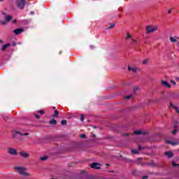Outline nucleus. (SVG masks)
I'll use <instances>...</instances> for the list:
<instances>
[{
	"label": "nucleus",
	"instance_id": "obj_13",
	"mask_svg": "<svg viewBox=\"0 0 179 179\" xmlns=\"http://www.w3.org/2000/svg\"><path fill=\"white\" fill-rule=\"evenodd\" d=\"M31 20H23L21 23H22V24H29V23H31Z\"/></svg>",
	"mask_w": 179,
	"mask_h": 179
},
{
	"label": "nucleus",
	"instance_id": "obj_24",
	"mask_svg": "<svg viewBox=\"0 0 179 179\" xmlns=\"http://www.w3.org/2000/svg\"><path fill=\"white\" fill-rule=\"evenodd\" d=\"M172 166L173 167H179V164H176L175 162H172Z\"/></svg>",
	"mask_w": 179,
	"mask_h": 179
},
{
	"label": "nucleus",
	"instance_id": "obj_41",
	"mask_svg": "<svg viewBox=\"0 0 179 179\" xmlns=\"http://www.w3.org/2000/svg\"><path fill=\"white\" fill-rule=\"evenodd\" d=\"M12 45H13V47H15V45H16V43H15V42H13V43H12Z\"/></svg>",
	"mask_w": 179,
	"mask_h": 179
},
{
	"label": "nucleus",
	"instance_id": "obj_17",
	"mask_svg": "<svg viewBox=\"0 0 179 179\" xmlns=\"http://www.w3.org/2000/svg\"><path fill=\"white\" fill-rule=\"evenodd\" d=\"M50 125H57V120H55V119H52L50 121Z\"/></svg>",
	"mask_w": 179,
	"mask_h": 179
},
{
	"label": "nucleus",
	"instance_id": "obj_18",
	"mask_svg": "<svg viewBox=\"0 0 179 179\" xmlns=\"http://www.w3.org/2000/svg\"><path fill=\"white\" fill-rule=\"evenodd\" d=\"M128 71H132V72H136V69L131 68V66H128Z\"/></svg>",
	"mask_w": 179,
	"mask_h": 179
},
{
	"label": "nucleus",
	"instance_id": "obj_22",
	"mask_svg": "<svg viewBox=\"0 0 179 179\" xmlns=\"http://www.w3.org/2000/svg\"><path fill=\"white\" fill-rule=\"evenodd\" d=\"M114 27H115V24L111 23V24H110V27H108V29H113Z\"/></svg>",
	"mask_w": 179,
	"mask_h": 179
},
{
	"label": "nucleus",
	"instance_id": "obj_35",
	"mask_svg": "<svg viewBox=\"0 0 179 179\" xmlns=\"http://www.w3.org/2000/svg\"><path fill=\"white\" fill-rule=\"evenodd\" d=\"M34 115H35V117H36V118L37 120H39L40 116H39L38 115L34 114Z\"/></svg>",
	"mask_w": 179,
	"mask_h": 179
},
{
	"label": "nucleus",
	"instance_id": "obj_29",
	"mask_svg": "<svg viewBox=\"0 0 179 179\" xmlns=\"http://www.w3.org/2000/svg\"><path fill=\"white\" fill-rule=\"evenodd\" d=\"M84 120H85V115H80V121L83 122Z\"/></svg>",
	"mask_w": 179,
	"mask_h": 179
},
{
	"label": "nucleus",
	"instance_id": "obj_25",
	"mask_svg": "<svg viewBox=\"0 0 179 179\" xmlns=\"http://www.w3.org/2000/svg\"><path fill=\"white\" fill-rule=\"evenodd\" d=\"M132 96L131 95H128L124 96V100H129V99H131Z\"/></svg>",
	"mask_w": 179,
	"mask_h": 179
},
{
	"label": "nucleus",
	"instance_id": "obj_20",
	"mask_svg": "<svg viewBox=\"0 0 179 179\" xmlns=\"http://www.w3.org/2000/svg\"><path fill=\"white\" fill-rule=\"evenodd\" d=\"M131 153H134V155H139V151H138V150H131Z\"/></svg>",
	"mask_w": 179,
	"mask_h": 179
},
{
	"label": "nucleus",
	"instance_id": "obj_37",
	"mask_svg": "<svg viewBox=\"0 0 179 179\" xmlns=\"http://www.w3.org/2000/svg\"><path fill=\"white\" fill-rule=\"evenodd\" d=\"M124 136H129V133H126L123 134Z\"/></svg>",
	"mask_w": 179,
	"mask_h": 179
},
{
	"label": "nucleus",
	"instance_id": "obj_6",
	"mask_svg": "<svg viewBox=\"0 0 179 179\" xmlns=\"http://www.w3.org/2000/svg\"><path fill=\"white\" fill-rule=\"evenodd\" d=\"M8 153H9V155H12L13 156H16V155H17V151L12 148H10L8 149Z\"/></svg>",
	"mask_w": 179,
	"mask_h": 179
},
{
	"label": "nucleus",
	"instance_id": "obj_34",
	"mask_svg": "<svg viewBox=\"0 0 179 179\" xmlns=\"http://www.w3.org/2000/svg\"><path fill=\"white\" fill-rule=\"evenodd\" d=\"M34 115H35V117H36V118L37 120H39L40 116H39L38 115L34 114Z\"/></svg>",
	"mask_w": 179,
	"mask_h": 179
},
{
	"label": "nucleus",
	"instance_id": "obj_38",
	"mask_svg": "<svg viewBox=\"0 0 179 179\" xmlns=\"http://www.w3.org/2000/svg\"><path fill=\"white\" fill-rule=\"evenodd\" d=\"M143 149V148H142V146L139 145L138 146V150H142Z\"/></svg>",
	"mask_w": 179,
	"mask_h": 179
},
{
	"label": "nucleus",
	"instance_id": "obj_45",
	"mask_svg": "<svg viewBox=\"0 0 179 179\" xmlns=\"http://www.w3.org/2000/svg\"><path fill=\"white\" fill-rule=\"evenodd\" d=\"M170 106H171V107H173V106H174V105L173 104V103H170Z\"/></svg>",
	"mask_w": 179,
	"mask_h": 179
},
{
	"label": "nucleus",
	"instance_id": "obj_49",
	"mask_svg": "<svg viewBox=\"0 0 179 179\" xmlns=\"http://www.w3.org/2000/svg\"><path fill=\"white\" fill-rule=\"evenodd\" d=\"M176 79H177V80H179V77H178V78H177Z\"/></svg>",
	"mask_w": 179,
	"mask_h": 179
},
{
	"label": "nucleus",
	"instance_id": "obj_31",
	"mask_svg": "<svg viewBox=\"0 0 179 179\" xmlns=\"http://www.w3.org/2000/svg\"><path fill=\"white\" fill-rule=\"evenodd\" d=\"M39 114H41V115H43V114H44V113H45L44 110H38V112Z\"/></svg>",
	"mask_w": 179,
	"mask_h": 179
},
{
	"label": "nucleus",
	"instance_id": "obj_12",
	"mask_svg": "<svg viewBox=\"0 0 179 179\" xmlns=\"http://www.w3.org/2000/svg\"><path fill=\"white\" fill-rule=\"evenodd\" d=\"M145 132H143L141 130L134 131V135H145Z\"/></svg>",
	"mask_w": 179,
	"mask_h": 179
},
{
	"label": "nucleus",
	"instance_id": "obj_9",
	"mask_svg": "<svg viewBox=\"0 0 179 179\" xmlns=\"http://www.w3.org/2000/svg\"><path fill=\"white\" fill-rule=\"evenodd\" d=\"M162 85H163V86H164L165 87H169V88H170V87H171V85H170V83H169L167 81H166V80H162Z\"/></svg>",
	"mask_w": 179,
	"mask_h": 179
},
{
	"label": "nucleus",
	"instance_id": "obj_43",
	"mask_svg": "<svg viewBox=\"0 0 179 179\" xmlns=\"http://www.w3.org/2000/svg\"><path fill=\"white\" fill-rule=\"evenodd\" d=\"M90 48H92V49L94 48V46H93V45H90Z\"/></svg>",
	"mask_w": 179,
	"mask_h": 179
},
{
	"label": "nucleus",
	"instance_id": "obj_7",
	"mask_svg": "<svg viewBox=\"0 0 179 179\" xmlns=\"http://www.w3.org/2000/svg\"><path fill=\"white\" fill-rule=\"evenodd\" d=\"M23 31H24V29L23 28H19L13 30V33H15L16 36H18V34L23 33Z\"/></svg>",
	"mask_w": 179,
	"mask_h": 179
},
{
	"label": "nucleus",
	"instance_id": "obj_19",
	"mask_svg": "<svg viewBox=\"0 0 179 179\" xmlns=\"http://www.w3.org/2000/svg\"><path fill=\"white\" fill-rule=\"evenodd\" d=\"M170 41H171V43H176L177 42V39H176L175 38L170 36Z\"/></svg>",
	"mask_w": 179,
	"mask_h": 179
},
{
	"label": "nucleus",
	"instance_id": "obj_33",
	"mask_svg": "<svg viewBox=\"0 0 179 179\" xmlns=\"http://www.w3.org/2000/svg\"><path fill=\"white\" fill-rule=\"evenodd\" d=\"M171 83H172V85H173L174 86H176V81L171 80Z\"/></svg>",
	"mask_w": 179,
	"mask_h": 179
},
{
	"label": "nucleus",
	"instance_id": "obj_50",
	"mask_svg": "<svg viewBox=\"0 0 179 179\" xmlns=\"http://www.w3.org/2000/svg\"><path fill=\"white\" fill-rule=\"evenodd\" d=\"M106 166H110V164H107Z\"/></svg>",
	"mask_w": 179,
	"mask_h": 179
},
{
	"label": "nucleus",
	"instance_id": "obj_26",
	"mask_svg": "<svg viewBox=\"0 0 179 179\" xmlns=\"http://www.w3.org/2000/svg\"><path fill=\"white\" fill-rule=\"evenodd\" d=\"M80 138H82L83 139H86V134H82L80 135Z\"/></svg>",
	"mask_w": 179,
	"mask_h": 179
},
{
	"label": "nucleus",
	"instance_id": "obj_48",
	"mask_svg": "<svg viewBox=\"0 0 179 179\" xmlns=\"http://www.w3.org/2000/svg\"><path fill=\"white\" fill-rule=\"evenodd\" d=\"M3 1H5V0H0V2H3Z\"/></svg>",
	"mask_w": 179,
	"mask_h": 179
},
{
	"label": "nucleus",
	"instance_id": "obj_40",
	"mask_svg": "<svg viewBox=\"0 0 179 179\" xmlns=\"http://www.w3.org/2000/svg\"><path fill=\"white\" fill-rule=\"evenodd\" d=\"M131 43H136V41L134 38H131Z\"/></svg>",
	"mask_w": 179,
	"mask_h": 179
},
{
	"label": "nucleus",
	"instance_id": "obj_44",
	"mask_svg": "<svg viewBox=\"0 0 179 179\" xmlns=\"http://www.w3.org/2000/svg\"><path fill=\"white\" fill-rule=\"evenodd\" d=\"M2 43H3V41L0 39V44H2Z\"/></svg>",
	"mask_w": 179,
	"mask_h": 179
},
{
	"label": "nucleus",
	"instance_id": "obj_3",
	"mask_svg": "<svg viewBox=\"0 0 179 179\" xmlns=\"http://www.w3.org/2000/svg\"><path fill=\"white\" fill-rule=\"evenodd\" d=\"M15 170H17V173L22 176H29V173L26 172V169L24 167H15Z\"/></svg>",
	"mask_w": 179,
	"mask_h": 179
},
{
	"label": "nucleus",
	"instance_id": "obj_51",
	"mask_svg": "<svg viewBox=\"0 0 179 179\" xmlns=\"http://www.w3.org/2000/svg\"><path fill=\"white\" fill-rule=\"evenodd\" d=\"M53 109H55V107H53Z\"/></svg>",
	"mask_w": 179,
	"mask_h": 179
},
{
	"label": "nucleus",
	"instance_id": "obj_14",
	"mask_svg": "<svg viewBox=\"0 0 179 179\" xmlns=\"http://www.w3.org/2000/svg\"><path fill=\"white\" fill-rule=\"evenodd\" d=\"M167 143H169V145H172V146H176V145H179L178 142H174V141H168Z\"/></svg>",
	"mask_w": 179,
	"mask_h": 179
},
{
	"label": "nucleus",
	"instance_id": "obj_8",
	"mask_svg": "<svg viewBox=\"0 0 179 179\" xmlns=\"http://www.w3.org/2000/svg\"><path fill=\"white\" fill-rule=\"evenodd\" d=\"M178 131V122H176V124L173 125V130L171 131V134L176 135Z\"/></svg>",
	"mask_w": 179,
	"mask_h": 179
},
{
	"label": "nucleus",
	"instance_id": "obj_47",
	"mask_svg": "<svg viewBox=\"0 0 179 179\" xmlns=\"http://www.w3.org/2000/svg\"><path fill=\"white\" fill-rule=\"evenodd\" d=\"M13 23H16V20H13Z\"/></svg>",
	"mask_w": 179,
	"mask_h": 179
},
{
	"label": "nucleus",
	"instance_id": "obj_4",
	"mask_svg": "<svg viewBox=\"0 0 179 179\" xmlns=\"http://www.w3.org/2000/svg\"><path fill=\"white\" fill-rule=\"evenodd\" d=\"M156 30H157V27L148 26L146 27L147 33H153V31H156Z\"/></svg>",
	"mask_w": 179,
	"mask_h": 179
},
{
	"label": "nucleus",
	"instance_id": "obj_23",
	"mask_svg": "<svg viewBox=\"0 0 179 179\" xmlns=\"http://www.w3.org/2000/svg\"><path fill=\"white\" fill-rule=\"evenodd\" d=\"M59 114V113L58 112V110H55V114L52 115V117H58Z\"/></svg>",
	"mask_w": 179,
	"mask_h": 179
},
{
	"label": "nucleus",
	"instance_id": "obj_1",
	"mask_svg": "<svg viewBox=\"0 0 179 179\" xmlns=\"http://www.w3.org/2000/svg\"><path fill=\"white\" fill-rule=\"evenodd\" d=\"M28 133H21L17 131H13V138L18 139V141H24V136H27Z\"/></svg>",
	"mask_w": 179,
	"mask_h": 179
},
{
	"label": "nucleus",
	"instance_id": "obj_36",
	"mask_svg": "<svg viewBox=\"0 0 179 179\" xmlns=\"http://www.w3.org/2000/svg\"><path fill=\"white\" fill-rule=\"evenodd\" d=\"M143 64L144 65H146V64H148V60H144V61L143 62Z\"/></svg>",
	"mask_w": 179,
	"mask_h": 179
},
{
	"label": "nucleus",
	"instance_id": "obj_16",
	"mask_svg": "<svg viewBox=\"0 0 179 179\" xmlns=\"http://www.w3.org/2000/svg\"><path fill=\"white\" fill-rule=\"evenodd\" d=\"M5 20L8 23V22H10V20H12V15L6 16Z\"/></svg>",
	"mask_w": 179,
	"mask_h": 179
},
{
	"label": "nucleus",
	"instance_id": "obj_46",
	"mask_svg": "<svg viewBox=\"0 0 179 179\" xmlns=\"http://www.w3.org/2000/svg\"><path fill=\"white\" fill-rule=\"evenodd\" d=\"M168 13H171V10H169Z\"/></svg>",
	"mask_w": 179,
	"mask_h": 179
},
{
	"label": "nucleus",
	"instance_id": "obj_30",
	"mask_svg": "<svg viewBox=\"0 0 179 179\" xmlns=\"http://www.w3.org/2000/svg\"><path fill=\"white\" fill-rule=\"evenodd\" d=\"M47 159H48L47 156L41 157V160H43V161H45V160H47Z\"/></svg>",
	"mask_w": 179,
	"mask_h": 179
},
{
	"label": "nucleus",
	"instance_id": "obj_27",
	"mask_svg": "<svg viewBox=\"0 0 179 179\" xmlns=\"http://www.w3.org/2000/svg\"><path fill=\"white\" fill-rule=\"evenodd\" d=\"M131 34H129V33H127V37L125 38V40L126 41H128V38H131Z\"/></svg>",
	"mask_w": 179,
	"mask_h": 179
},
{
	"label": "nucleus",
	"instance_id": "obj_52",
	"mask_svg": "<svg viewBox=\"0 0 179 179\" xmlns=\"http://www.w3.org/2000/svg\"><path fill=\"white\" fill-rule=\"evenodd\" d=\"M178 114H179V110H178Z\"/></svg>",
	"mask_w": 179,
	"mask_h": 179
},
{
	"label": "nucleus",
	"instance_id": "obj_42",
	"mask_svg": "<svg viewBox=\"0 0 179 179\" xmlns=\"http://www.w3.org/2000/svg\"><path fill=\"white\" fill-rule=\"evenodd\" d=\"M30 15H34V11H31L30 12Z\"/></svg>",
	"mask_w": 179,
	"mask_h": 179
},
{
	"label": "nucleus",
	"instance_id": "obj_5",
	"mask_svg": "<svg viewBox=\"0 0 179 179\" xmlns=\"http://www.w3.org/2000/svg\"><path fill=\"white\" fill-rule=\"evenodd\" d=\"M91 169H95L96 170H99L100 167H101V164L97 163V162H93L90 165Z\"/></svg>",
	"mask_w": 179,
	"mask_h": 179
},
{
	"label": "nucleus",
	"instance_id": "obj_39",
	"mask_svg": "<svg viewBox=\"0 0 179 179\" xmlns=\"http://www.w3.org/2000/svg\"><path fill=\"white\" fill-rule=\"evenodd\" d=\"M143 179H146V178H148V176H144L142 177Z\"/></svg>",
	"mask_w": 179,
	"mask_h": 179
},
{
	"label": "nucleus",
	"instance_id": "obj_2",
	"mask_svg": "<svg viewBox=\"0 0 179 179\" xmlns=\"http://www.w3.org/2000/svg\"><path fill=\"white\" fill-rule=\"evenodd\" d=\"M27 3H29V0H15V5L18 9H24Z\"/></svg>",
	"mask_w": 179,
	"mask_h": 179
},
{
	"label": "nucleus",
	"instance_id": "obj_10",
	"mask_svg": "<svg viewBox=\"0 0 179 179\" xmlns=\"http://www.w3.org/2000/svg\"><path fill=\"white\" fill-rule=\"evenodd\" d=\"M20 156H22V157H24V158H27L29 156V153H27L24 151L20 152Z\"/></svg>",
	"mask_w": 179,
	"mask_h": 179
},
{
	"label": "nucleus",
	"instance_id": "obj_21",
	"mask_svg": "<svg viewBox=\"0 0 179 179\" xmlns=\"http://www.w3.org/2000/svg\"><path fill=\"white\" fill-rule=\"evenodd\" d=\"M62 125H66V124H68V121H66V120H63L61 122Z\"/></svg>",
	"mask_w": 179,
	"mask_h": 179
},
{
	"label": "nucleus",
	"instance_id": "obj_32",
	"mask_svg": "<svg viewBox=\"0 0 179 179\" xmlns=\"http://www.w3.org/2000/svg\"><path fill=\"white\" fill-rule=\"evenodd\" d=\"M7 23H8V21H6V20L5 21L1 22V24H3V25L6 24Z\"/></svg>",
	"mask_w": 179,
	"mask_h": 179
},
{
	"label": "nucleus",
	"instance_id": "obj_15",
	"mask_svg": "<svg viewBox=\"0 0 179 179\" xmlns=\"http://www.w3.org/2000/svg\"><path fill=\"white\" fill-rule=\"evenodd\" d=\"M8 47H10V43H7V44L3 45L1 48V51H5V50H6V48H8Z\"/></svg>",
	"mask_w": 179,
	"mask_h": 179
},
{
	"label": "nucleus",
	"instance_id": "obj_11",
	"mask_svg": "<svg viewBox=\"0 0 179 179\" xmlns=\"http://www.w3.org/2000/svg\"><path fill=\"white\" fill-rule=\"evenodd\" d=\"M164 155L165 156H167V157H169V159H171V157L174 156V154H173V152H166Z\"/></svg>",
	"mask_w": 179,
	"mask_h": 179
},
{
	"label": "nucleus",
	"instance_id": "obj_28",
	"mask_svg": "<svg viewBox=\"0 0 179 179\" xmlns=\"http://www.w3.org/2000/svg\"><path fill=\"white\" fill-rule=\"evenodd\" d=\"M173 108H174L176 110V111L178 113L179 110H178V106H173Z\"/></svg>",
	"mask_w": 179,
	"mask_h": 179
}]
</instances>
